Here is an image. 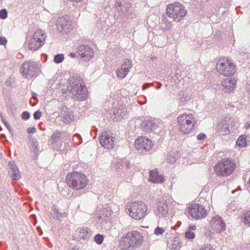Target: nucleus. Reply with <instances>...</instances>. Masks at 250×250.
I'll return each mask as SVG.
<instances>
[{
  "mask_svg": "<svg viewBox=\"0 0 250 250\" xmlns=\"http://www.w3.org/2000/svg\"><path fill=\"white\" fill-rule=\"evenodd\" d=\"M38 64L33 61H28L23 62L20 68V72L24 77L31 79L37 75Z\"/></svg>",
  "mask_w": 250,
  "mask_h": 250,
  "instance_id": "10",
  "label": "nucleus"
},
{
  "mask_svg": "<svg viewBox=\"0 0 250 250\" xmlns=\"http://www.w3.org/2000/svg\"><path fill=\"white\" fill-rule=\"evenodd\" d=\"M246 127L247 129L250 128V124H247L246 125Z\"/></svg>",
  "mask_w": 250,
  "mask_h": 250,
  "instance_id": "55",
  "label": "nucleus"
},
{
  "mask_svg": "<svg viewBox=\"0 0 250 250\" xmlns=\"http://www.w3.org/2000/svg\"><path fill=\"white\" fill-rule=\"evenodd\" d=\"M167 14L174 21L179 22L187 15V10L183 4L175 2L167 6Z\"/></svg>",
  "mask_w": 250,
  "mask_h": 250,
  "instance_id": "5",
  "label": "nucleus"
},
{
  "mask_svg": "<svg viewBox=\"0 0 250 250\" xmlns=\"http://www.w3.org/2000/svg\"><path fill=\"white\" fill-rule=\"evenodd\" d=\"M177 122L180 130L185 134L191 132L193 130L194 125L196 123L192 114L181 115L178 117Z\"/></svg>",
  "mask_w": 250,
  "mask_h": 250,
  "instance_id": "6",
  "label": "nucleus"
},
{
  "mask_svg": "<svg viewBox=\"0 0 250 250\" xmlns=\"http://www.w3.org/2000/svg\"><path fill=\"white\" fill-rule=\"evenodd\" d=\"M149 85L153 86V83H145L143 86V89L148 88Z\"/></svg>",
  "mask_w": 250,
  "mask_h": 250,
  "instance_id": "51",
  "label": "nucleus"
},
{
  "mask_svg": "<svg viewBox=\"0 0 250 250\" xmlns=\"http://www.w3.org/2000/svg\"><path fill=\"white\" fill-rule=\"evenodd\" d=\"M67 16L58 17L57 27L60 32L68 33L72 30L71 22Z\"/></svg>",
  "mask_w": 250,
  "mask_h": 250,
  "instance_id": "13",
  "label": "nucleus"
},
{
  "mask_svg": "<svg viewBox=\"0 0 250 250\" xmlns=\"http://www.w3.org/2000/svg\"><path fill=\"white\" fill-rule=\"evenodd\" d=\"M195 229H196V226H191L189 227L188 230H190V231H191V230Z\"/></svg>",
  "mask_w": 250,
  "mask_h": 250,
  "instance_id": "52",
  "label": "nucleus"
},
{
  "mask_svg": "<svg viewBox=\"0 0 250 250\" xmlns=\"http://www.w3.org/2000/svg\"><path fill=\"white\" fill-rule=\"evenodd\" d=\"M77 52L80 56L85 60H89L94 56L93 50L87 45H79L77 48Z\"/></svg>",
  "mask_w": 250,
  "mask_h": 250,
  "instance_id": "19",
  "label": "nucleus"
},
{
  "mask_svg": "<svg viewBox=\"0 0 250 250\" xmlns=\"http://www.w3.org/2000/svg\"><path fill=\"white\" fill-rule=\"evenodd\" d=\"M216 70L220 74L225 76H230L235 72V65L228 59H220L216 65Z\"/></svg>",
  "mask_w": 250,
  "mask_h": 250,
  "instance_id": "8",
  "label": "nucleus"
},
{
  "mask_svg": "<svg viewBox=\"0 0 250 250\" xmlns=\"http://www.w3.org/2000/svg\"><path fill=\"white\" fill-rule=\"evenodd\" d=\"M224 89L225 92H230L234 89V87L232 86H225Z\"/></svg>",
  "mask_w": 250,
  "mask_h": 250,
  "instance_id": "47",
  "label": "nucleus"
},
{
  "mask_svg": "<svg viewBox=\"0 0 250 250\" xmlns=\"http://www.w3.org/2000/svg\"><path fill=\"white\" fill-rule=\"evenodd\" d=\"M236 145L240 147H245L247 146L246 137L244 136H240L236 141Z\"/></svg>",
  "mask_w": 250,
  "mask_h": 250,
  "instance_id": "29",
  "label": "nucleus"
},
{
  "mask_svg": "<svg viewBox=\"0 0 250 250\" xmlns=\"http://www.w3.org/2000/svg\"><path fill=\"white\" fill-rule=\"evenodd\" d=\"M1 0H0V2H1Z\"/></svg>",
  "mask_w": 250,
  "mask_h": 250,
  "instance_id": "58",
  "label": "nucleus"
},
{
  "mask_svg": "<svg viewBox=\"0 0 250 250\" xmlns=\"http://www.w3.org/2000/svg\"><path fill=\"white\" fill-rule=\"evenodd\" d=\"M91 235V231L88 228H84L80 230V237L83 239H86Z\"/></svg>",
  "mask_w": 250,
  "mask_h": 250,
  "instance_id": "28",
  "label": "nucleus"
},
{
  "mask_svg": "<svg viewBox=\"0 0 250 250\" xmlns=\"http://www.w3.org/2000/svg\"><path fill=\"white\" fill-rule=\"evenodd\" d=\"M144 241V236L138 231H131L123 236L120 241L122 250H134L140 247Z\"/></svg>",
  "mask_w": 250,
  "mask_h": 250,
  "instance_id": "2",
  "label": "nucleus"
},
{
  "mask_svg": "<svg viewBox=\"0 0 250 250\" xmlns=\"http://www.w3.org/2000/svg\"><path fill=\"white\" fill-rule=\"evenodd\" d=\"M233 122V119L231 118H224L217 125V131L223 135L227 134L229 132V128L232 127Z\"/></svg>",
  "mask_w": 250,
  "mask_h": 250,
  "instance_id": "16",
  "label": "nucleus"
},
{
  "mask_svg": "<svg viewBox=\"0 0 250 250\" xmlns=\"http://www.w3.org/2000/svg\"><path fill=\"white\" fill-rule=\"evenodd\" d=\"M100 143L104 148L112 149L115 145V138L110 133L103 132L100 138Z\"/></svg>",
  "mask_w": 250,
  "mask_h": 250,
  "instance_id": "14",
  "label": "nucleus"
},
{
  "mask_svg": "<svg viewBox=\"0 0 250 250\" xmlns=\"http://www.w3.org/2000/svg\"><path fill=\"white\" fill-rule=\"evenodd\" d=\"M2 122L4 125L6 126L7 128L9 130L11 131V127L10 125L8 124L7 122H6L5 120H2Z\"/></svg>",
  "mask_w": 250,
  "mask_h": 250,
  "instance_id": "50",
  "label": "nucleus"
},
{
  "mask_svg": "<svg viewBox=\"0 0 250 250\" xmlns=\"http://www.w3.org/2000/svg\"><path fill=\"white\" fill-rule=\"evenodd\" d=\"M122 165L123 167H125V169H129L131 168L132 166L130 162L128 160L125 159L122 160Z\"/></svg>",
  "mask_w": 250,
  "mask_h": 250,
  "instance_id": "36",
  "label": "nucleus"
},
{
  "mask_svg": "<svg viewBox=\"0 0 250 250\" xmlns=\"http://www.w3.org/2000/svg\"><path fill=\"white\" fill-rule=\"evenodd\" d=\"M179 99L181 103L187 102L189 99L188 93V92L182 93L180 94Z\"/></svg>",
  "mask_w": 250,
  "mask_h": 250,
  "instance_id": "32",
  "label": "nucleus"
},
{
  "mask_svg": "<svg viewBox=\"0 0 250 250\" xmlns=\"http://www.w3.org/2000/svg\"><path fill=\"white\" fill-rule=\"evenodd\" d=\"M115 118L119 120L125 115L126 109L124 106L120 105L114 110Z\"/></svg>",
  "mask_w": 250,
  "mask_h": 250,
  "instance_id": "25",
  "label": "nucleus"
},
{
  "mask_svg": "<svg viewBox=\"0 0 250 250\" xmlns=\"http://www.w3.org/2000/svg\"><path fill=\"white\" fill-rule=\"evenodd\" d=\"M22 118L25 120H27L30 117V114L27 111H24L22 113L21 115Z\"/></svg>",
  "mask_w": 250,
  "mask_h": 250,
  "instance_id": "45",
  "label": "nucleus"
},
{
  "mask_svg": "<svg viewBox=\"0 0 250 250\" xmlns=\"http://www.w3.org/2000/svg\"><path fill=\"white\" fill-rule=\"evenodd\" d=\"M66 183L72 188L80 190L87 185L88 180L83 173L74 171L67 174Z\"/></svg>",
  "mask_w": 250,
  "mask_h": 250,
  "instance_id": "3",
  "label": "nucleus"
},
{
  "mask_svg": "<svg viewBox=\"0 0 250 250\" xmlns=\"http://www.w3.org/2000/svg\"><path fill=\"white\" fill-rule=\"evenodd\" d=\"M7 16V12L5 9H2L0 11V17L2 19H5Z\"/></svg>",
  "mask_w": 250,
  "mask_h": 250,
  "instance_id": "41",
  "label": "nucleus"
},
{
  "mask_svg": "<svg viewBox=\"0 0 250 250\" xmlns=\"http://www.w3.org/2000/svg\"><path fill=\"white\" fill-rule=\"evenodd\" d=\"M129 215L135 219L140 220L143 218L146 214L147 207L142 201H137L128 204Z\"/></svg>",
  "mask_w": 250,
  "mask_h": 250,
  "instance_id": "7",
  "label": "nucleus"
},
{
  "mask_svg": "<svg viewBox=\"0 0 250 250\" xmlns=\"http://www.w3.org/2000/svg\"><path fill=\"white\" fill-rule=\"evenodd\" d=\"M178 158V155L174 151H171L167 155V161L169 163L173 164Z\"/></svg>",
  "mask_w": 250,
  "mask_h": 250,
  "instance_id": "27",
  "label": "nucleus"
},
{
  "mask_svg": "<svg viewBox=\"0 0 250 250\" xmlns=\"http://www.w3.org/2000/svg\"><path fill=\"white\" fill-rule=\"evenodd\" d=\"M135 147L138 150L148 151L152 147V141L146 137H139L135 142Z\"/></svg>",
  "mask_w": 250,
  "mask_h": 250,
  "instance_id": "15",
  "label": "nucleus"
},
{
  "mask_svg": "<svg viewBox=\"0 0 250 250\" xmlns=\"http://www.w3.org/2000/svg\"><path fill=\"white\" fill-rule=\"evenodd\" d=\"M62 135V133L61 131H56L55 132L51 137V139L52 141V143L55 144L57 143L60 138V137Z\"/></svg>",
  "mask_w": 250,
  "mask_h": 250,
  "instance_id": "30",
  "label": "nucleus"
},
{
  "mask_svg": "<svg viewBox=\"0 0 250 250\" xmlns=\"http://www.w3.org/2000/svg\"><path fill=\"white\" fill-rule=\"evenodd\" d=\"M14 82V79L12 77H10L6 80L5 83L7 86L13 87Z\"/></svg>",
  "mask_w": 250,
  "mask_h": 250,
  "instance_id": "40",
  "label": "nucleus"
},
{
  "mask_svg": "<svg viewBox=\"0 0 250 250\" xmlns=\"http://www.w3.org/2000/svg\"><path fill=\"white\" fill-rule=\"evenodd\" d=\"M151 59L152 60H154V59H155V58L154 57H151Z\"/></svg>",
  "mask_w": 250,
  "mask_h": 250,
  "instance_id": "57",
  "label": "nucleus"
},
{
  "mask_svg": "<svg viewBox=\"0 0 250 250\" xmlns=\"http://www.w3.org/2000/svg\"><path fill=\"white\" fill-rule=\"evenodd\" d=\"M199 250H215L210 245H206L203 246Z\"/></svg>",
  "mask_w": 250,
  "mask_h": 250,
  "instance_id": "42",
  "label": "nucleus"
},
{
  "mask_svg": "<svg viewBox=\"0 0 250 250\" xmlns=\"http://www.w3.org/2000/svg\"><path fill=\"white\" fill-rule=\"evenodd\" d=\"M72 120V118L71 116L69 114L65 115L64 116L62 119V121L64 123V124H68L70 122V121Z\"/></svg>",
  "mask_w": 250,
  "mask_h": 250,
  "instance_id": "37",
  "label": "nucleus"
},
{
  "mask_svg": "<svg viewBox=\"0 0 250 250\" xmlns=\"http://www.w3.org/2000/svg\"><path fill=\"white\" fill-rule=\"evenodd\" d=\"M7 43L6 38L4 37H0V45H5Z\"/></svg>",
  "mask_w": 250,
  "mask_h": 250,
  "instance_id": "46",
  "label": "nucleus"
},
{
  "mask_svg": "<svg viewBox=\"0 0 250 250\" xmlns=\"http://www.w3.org/2000/svg\"><path fill=\"white\" fill-rule=\"evenodd\" d=\"M64 60V55L62 54H57L54 57V61L56 63L62 62Z\"/></svg>",
  "mask_w": 250,
  "mask_h": 250,
  "instance_id": "33",
  "label": "nucleus"
},
{
  "mask_svg": "<svg viewBox=\"0 0 250 250\" xmlns=\"http://www.w3.org/2000/svg\"><path fill=\"white\" fill-rule=\"evenodd\" d=\"M211 227L217 232L221 233L226 229V225L222 218L216 215L212 218L210 221Z\"/></svg>",
  "mask_w": 250,
  "mask_h": 250,
  "instance_id": "18",
  "label": "nucleus"
},
{
  "mask_svg": "<svg viewBox=\"0 0 250 250\" xmlns=\"http://www.w3.org/2000/svg\"><path fill=\"white\" fill-rule=\"evenodd\" d=\"M168 209V207L167 202L164 199H162L158 204L157 209L155 212V214L159 218L165 217L167 214Z\"/></svg>",
  "mask_w": 250,
  "mask_h": 250,
  "instance_id": "20",
  "label": "nucleus"
},
{
  "mask_svg": "<svg viewBox=\"0 0 250 250\" xmlns=\"http://www.w3.org/2000/svg\"><path fill=\"white\" fill-rule=\"evenodd\" d=\"M149 181L154 183H163L164 178L161 174H159L157 170L149 171Z\"/></svg>",
  "mask_w": 250,
  "mask_h": 250,
  "instance_id": "21",
  "label": "nucleus"
},
{
  "mask_svg": "<svg viewBox=\"0 0 250 250\" xmlns=\"http://www.w3.org/2000/svg\"><path fill=\"white\" fill-rule=\"evenodd\" d=\"M165 231V229L159 227H157L154 230V234L156 235L162 234Z\"/></svg>",
  "mask_w": 250,
  "mask_h": 250,
  "instance_id": "38",
  "label": "nucleus"
},
{
  "mask_svg": "<svg viewBox=\"0 0 250 250\" xmlns=\"http://www.w3.org/2000/svg\"><path fill=\"white\" fill-rule=\"evenodd\" d=\"M104 237L103 235L97 234L95 236L94 239L96 243L100 245L102 244L104 240Z\"/></svg>",
  "mask_w": 250,
  "mask_h": 250,
  "instance_id": "34",
  "label": "nucleus"
},
{
  "mask_svg": "<svg viewBox=\"0 0 250 250\" xmlns=\"http://www.w3.org/2000/svg\"><path fill=\"white\" fill-rule=\"evenodd\" d=\"M215 171L219 176L227 177L231 175L236 169L233 159L225 158L219 161L214 167Z\"/></svg>",
  "mask_w": 250,
  "mask_h": 250,
  "instance_id": "4",
  "label": "nucleus"
},
{
  "mask_svg": "<svg viewBox=\"0 0 250 250\" xmlns=\"http://www.w3.org/2000/svg\"><path fill=\"white\" fill-rule=\"evenodd\" d=\"M46 36L45 33L42 30L36 31L29 40L28 48L31 50H37L44 43Z\"/></svg>",
  "mask_w": 250,
  "mask_h": 250,
  "instance_id": "9",
  "label": "nucleus"
},
{
  "mask_svg": "<svg viewBox=\"0 0 250 250\" xmlns=\"http://www.w3.org/2000/svg\"><path fill=\"white\" fill-rule=\"evenodd\" d=\"M162 86V83L160 82L158 83V85L156 86L157 89H159Z\"/></svg>",
  "mask_w": 250,
  "mask_h": 250,
  "instance_id": "54",
  "label": "nucleus"
},
{
  "mask_svg": "<svg viewBox=\"0 0 250 250\" xmlns=\"http://www.w3.org/2000/svg\"><path fill=\"white\" fill-rule=\"evenodd\" d=\"M244 221L243 222L246 224L250 225V211H247L244 214Z\"/></svg>",
  "mask_w": 250,
  "mask_h": 250,
  "instance_id": "35",
  "label": "nucleus"
},
{
  "mask_svg": "<svg viewBox=\"0 0 250 250\" xmlns=\"http://www.w3.org/2000/svg\"><path fill=\"white\" fill-rule=\"evenodd\" d=\"M28 134L31 133H34L36 131V129L35 127L33 126L32 127H28L26 130Z\"/></svg>",
  "mask_w": 250,
  "mask_h": 250,
  "instance_id": "48",
  "label": "nucleus"
},
{
  "mask_svg": "<svg viewBox=\"0 0 250 250\" xmlns=\"http://www.w3.org/2000/svg\"><path fill=\"white\" fill-rule=\"evenodd\" d=\"M143 125L144 130L146 132H149L150 131H153L154 132H157V129L158 127V126L154 120H146L144 123Z\"/></svg>",
  "mask_w": 250,
  "mask_h": 250,
  "instance_id": "22",
  "label": "nucleus"
},
{
  "mask_svg": "<svg viewBox=\"0 0 250 250\" xmlns=\"http://www.w3.org/2000/svg\"><path fill=\"white\" fill-rule=\"evenodd\" d=\"M206 137V135L203 133H200L197 136V139L198 140H203L205 139Z\"/></svg>",
  "mask_w": 250,
  "mask_h": 250,
  "instance_id": "49",
  "label": "nucleus"
},
{
  "mask_svg": "<svg viewBox=\"0 0 250 250\" xmlns=\"http://www.w3.org/2000/svg\"><path fill=\"white\" fill-rule=\"evenodd\" d=\"M67 90L75 101H84L87 97V90L83 80L79 76H73L69 80Z\"/></svg>",
  "mask_w": 250,
  "mask_h": 250,
  "instance_id": "1",
  "label": "nucleus"
},
{
  "mask_svg": "<svg viewBox=\"0 0 250 250\" xmlns=\"http://www.w3.org/2000/svg\"><path fill=\"white\" fill-rule=\"evenodd\" d=\"M172 247V249H174V250L179 249L180 248L179 242H178V241H177L176 240H174L173 242Z\"/></svg>",
  "mask_w": 250,
  "mask_h": 250,
  "instance_id": "44",
  "label": "nucleus"
},
{
  "mask_svg": "<svg viewBox=\"0 0 250 250\" xmlns=\"http://www.w3.org/2000/svg\"><path fill=\"white\" fill-rule=\"evenodd\" d=\"M69 56L72 58H75L76 56V54L75 53H70Z\"/></svg>",
  "mask_w": 250,
  "mask_h": 250,
  "instance_id": "53",
  "label": "nucleus"
},
{
  "mask_svg": "<svg viewBox=\"0 0 250 250\" xmlns=\"http://www.w3.org/2000/svg\"><path fill=\"white\" fill-rule=\"evenodd\" d=\"M10 172H12L11 177L14 179H19L21 178V175L19 169L14 161L9 162Z\"/></svg>",
  "mask_w": 250,
  "mask_h": 250,
  "instance_id": "23",
  "label": "nucleus"
},
{
  "mask_svg": "<svg viewBox=\"0 0 250 250\" xmlns=\"http://www.w3.org/2000/svg\"><path fill=\"white\" fill-rule=\"evenodd\" d=\"M185 236L188 239H193L195 237V234L190 230H188L185 233Z\"/></svg>",
  "mask_w": 250,
  "mask_h": 250,
  "instance_id": "39",
  "label": "nucleus"
},
{
  "mask_svg": "<svg viewBox=\"0 0 250 250\" xmlns=\"http://www.w3.org/2000/svg\"><path fill=\"white\" fill-rule=\"evenodd\" d=\"M171 27V22L165 16H162L161 21L160 23V28L162 30L167 31L169 30Z\"/></svg>",
  "mask_w": 250,
  "mask_h": 250,
  "instance_id": "24",
  "label": "nucleus"
},
{
  "mask_svg": "<svg viewBox=\"0 0 250 250\" xmlns=\"http://www.w3.org/2000/svg\"><path fill=\"white\" fill-rule=\"evenodd\" d=\"M29 146L31 150L35 155H38L39 152V147L38 143L34 139H32L30 140Z\"/></svg>",
  "mask_w": 250,
  "mask_h": 250,
  "instance_id": "26",
  "label": "nucleus"
},
{
  "mask_svg": "<svg viewBox=\"0 0 250 250\" xmlns=\"http://www.w3.org/2000/svg\"><path fill=\"white\" fill-rule=\"evenodd\" d=\"M116 8L119 11V14L123 18H126L131 19L135 16L132 9H130V4L125 1H121V0H116L115 2Z\"/></svg>",
  "mask_w": 250,
  "mask_h": 250,
  "instance_id": "11",
  "label": "nucleus"
},
{
  "mask_svg": "<svg viewBox=\"0 0 250 250\" xmlns=\"http://www.w3.org/2000/svg\"><path fill=\"white\" fill-rule=\"evenodd\" d=\"M132 67L131 61L128 59H125L121 68L116 70L117 77L120 79H123L127 75Z\"/></svg>",
  "mask_w": 250,
  "mask_h": 250,
  "instance_id": "17",
  "label": "nucleus"
},
{
  "mask_svg": "<svg viewBox=\"0 0 250 250\" xmlns=\"http://www.w3.org/2000/svg\"><path fill=\"white\" fill-rule=\"evenodd\" d=\"M189 214L193 218L199 219L205 217L207 214V210L201 204H194L188 208Z\"/></svg>",
  "mask_w": 250,
  "mask_h": 250,
  "instance_id": "12",
  "label": "nucleus"
},
{
  "mask_svg": "<svg viewBox=\"0 0 250 250\" xmlns=\"http://www.w3.org/2000/svg\"><path fill=\"white\" fill-rule=\"evenodd\" d=\"M72 250H79L78 249H76V247H74L72 249Z\"/></svg>",
  "mask_w": 250,
  "mask_h": 250,
  "instance_id": "56",
  "label": "nucleus"
},
{
  "mask_svg": "<svg viewBox=\"0 0 250 250\" xmlns=\"http://www.w3.org/2000/svg\"><path fill=\"white\" fill-rule=\"evenodd\" d=\"M53 214H52L53 218L56 220H59L60 217L62 216V213L59 211V209L55 206L53 207Z\"/></svg>",
  "mask_w": 250,
  "mask_h": 250,
  "instance_id": "31",
  "label": "nucleus"
},
{
  "mask_svg": "<svg viewBox=\"0 0 250 250\" xmlns=\"http://www.w3.org/2000/svg\"><path fill=\"white\" fill-rule=\"evenodd\" d=\"M42 112H41L40 110H37L34 113V118L35 119V120H38L39 119L41 116H42Z\"/></svg>",
  "mask_w": 250,
  "mask_h": 250,
  "instance_id": "43",
  "label": "nucleus"
}]
</instances>
